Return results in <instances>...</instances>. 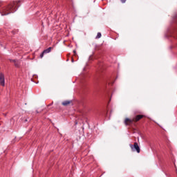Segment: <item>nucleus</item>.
Segmentation results:
<instances>
[{
	"label": "nucleus",
	"mask_w": 177,
	"mask_h": 177,
	"mask_svg": "<svg viewBox=\"0 0 177 177\" xmlns=\"http://www.w3.org/2000/svg\"><path fill=\"white\" fill-rule=\"evenodd\" d=\"M20 6L19 5V2H12L8 4L7 6L4 7L1 11V16H8V15H10V13H15L17 9L16 8H19Z\"/></svg>",
	"instance_id": "f257e3e1"
},
{
	"label": "nucleus",
	"mask_w": 177,
	"mask_h": 177,
	"mask_svg": "<svg viewBox=\"0 0 177 177\" xmlns=\"http://www.w3.org/2000/svg\"><path fill=\"white\" fill-rule=\"evenodd\" d=\"M129 147H131L132 151H137V153H140V147H139L138 142H134L133 145L130 144Z\"/></svg>",
	"instance_id": "f03ea898"
},
{
	"label": "nucleus",
	"mask_w": 177,
	"mask_h": 177,
	"mask_svg": "<svg viewBox=\"0 0 177 177\" xmlns=\"http://www.w3.org/2000/svg\"><path fill=\"white\" fill-rule=\"evenodd\" d=\"M0 85L5 86V75L3 73H0Z\"/></svg>",
	"instance_id": "7ed1b4c3"
},
{
	"label": "nucleus",
	"mask_w": 177,
	"mask_h": 177,
	"mask_svg": "<svg viewBox=\"0 0 177 177\" xmlns=\"http://www.w3.org/2000/svg\"><path fill=\"white\" fill-rule=\"evenodd\" d=\"M143 117H145V115H138L135 118H133V121H134V122H138V121H139L140 120H142V118H143Z\"/></svg>",
	"instance_id": "20e7f679"
},
{
	"label": "nucleus",
	"mask_w": 177,
	"mask_h": 177,
	"mask_svg": "<svg viewBox=\"0 0 177 177\" xmlns=\"http://www.w3.org/2000/svg\"><path fill=\"white\" fill-rule=\"evenodd\" d=\"M62 106H70L71 104H73V101L72 100H65L62 102Z\"/></svg>",
	"instance_id": "39448f33"
},
{
	"label": "nucleus",
	"mask_w": 177,
	"mask_h": 177,
	"mask_svg": "<svg viewBox=\"0 0 177 177\" xmlns=\"http://www.w3.org/2000/svg\"><path fill=\"white\" fill-rule=\"evenodd\" d=\"M133 122H134L133 119H129V118H126L124 120V124L125 125H130V124H132Z\"/></svg>",
	"instance_id": "423d86ee"
},
{
	"label": "nucleus",
	"mask_w": 177,
	"mask_h": 177,
	"mask_svg": "<svg viewBox=\"0 0 177 177\" xmlns=\"http://www.w3.org/2000/svg\"><path fill=\"white\" fill-rule=\"evenodd\" d=\"M10 61L11 62L14 63L15 67H19L20 66V61L15 60V59H10Z\"/></svg>",
	"instance_id": "0eeeda50"
},
{
	"label": "nucleus",
	"mask_w": 177,
	"mask_h": 177,
	"mask_svg": "<svg viewBox=\"0 0 177 177\" xmlns=\"http://www.w3.org/2000/svg\"><path fill=\"white\" fill-rule=\"evenodd\" d=\"M52 49H53V47H49L48 48L44 50L43 51V53L46 54V53H50V52L52 50Z\"/></svg>",
	"instance_id": "6e6552de"
},
{
	"label": "nucleus",
	"mask_w": 177,
	"mask_h": 177,
	"mask_svg": "<svg viewBox=\"0 0 177 177\" xmlns=\"http://www.w3.org/2000/svg\"><path fill=\"white\" fill-rule=\"evenodd\" d=\"M99 38H102V33L98 32L96 36V39H99Z\"/></svg>",
	"instance_id": "1a4fd4ad"
},
{
	"label": "nucleus",
	"mask_w": 177,
	"mask_h": 177,
	"mask_svg": "<svg viewBox=\"0 0 177 177\" xmlns=\"http://www.w3.org/2000/svg\"><path fill=\"white\" fill-rule=\"evenodd\" d=\"M44 55H45V53H44V51H43L42 53L40 55L41 59H42V57H44Z\"/></svg>",
	"instance_id": "9d476101"
},
{
	"label": "nucleus",
	"mask_w": 177,
	"mask_h": 177,
	"mask_svg": "<svg viewBox=\"0 0 177 177\" xmlns=\"http://www.w3.org/2000/svg\"><path fill=\"white\" fill-rule=\"evenodd\" d=\"M120 1L122 2V3H125V2H127V0H120Z\"/></svg>",
	"instance_id": "9b49d317"
},
{
	"label": "nucleus",
	"mask_w": 177,
	"mask_h": 177,
	"mask_svg": "<svg viewBox=\"0 0 177 177\" xmlns=\"http://www.w3.org/2000/svg\"><path fill=\"white\" fill-rule=\"evenodd\" d=\"M75 124H77V122H75Z\"/></svg>",
	"instance_id": "f8f14e48"
}]
</instances>
